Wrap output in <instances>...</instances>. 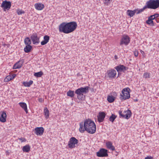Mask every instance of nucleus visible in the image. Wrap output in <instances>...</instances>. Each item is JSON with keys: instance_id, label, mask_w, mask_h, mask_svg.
<instances>
[{"instance_id": "cd10ccee", "label": "nucleus", "mask_w": 159, "mask_h": 159, "mask_svg": "<svg viewBox=\"0 0 159 159\" xmlns=\"http://www.w3.org/2000/svg\"><path fill=\"white\" fill-rule=\"evenodd\" d=\"M146 5L143 8L139 9H135L134 10H136L135 13L137 14H138L142 12H143L145 9L147 8Z\"/></svg>"}, {"instance_id": "2f4dec72", "label": "nucleus", "mask_w": 159, "mask_h": 159, "mask_svg": "<svg viewBox=\"0 0 159 159\" xmlns=\"http://www.w3.org/2000/svg\"><path fill=\"white\" fill-rule=\"evenodd\" d=\"M117 117V116L114 115L113 114H112L111 116L109 118V121L112 122H113L115 120Z\"/></svg>"}, {"instance_id": "a211bd4d", "label": "nucleus", "mask_w": 159, "mask_h": 159, "mask_svg": "<svg viewBox=\"0 0 159 159\" xmlns=\"http://www.w3.org/2000/svg\"><path fill=\"white\" fill-rule=\"evenodd\" d=\"M34 6L36 9L38 10H42L44 7V5L40 3H35Z\"/></svg>"}, {"instance_id": "ea45409f", "label": "nucleus", "mask_w": 159, "mask_h": 159, "mask_svg": "<svg viewBox=\"0 0 159 159\" xmlns=\"http://www.w3.org/2000/svg\"><path fill=\"white\" fill-rule=\"evenodd\" d=\"M144 159H154L151 156H148L145 157Z\"/></svg>"}, {"instance_id": "c9c22d12", "label": "nucleus", "mask_w": 159, "mask_h": 159, "mask_svg": "<svg viewBox=\"0 0 159 159\" xmlns=\"http://www.w3.org/2000/svg\"><path fill=\"white\" fill-rule=\"evenodd\" d=\"M143 77L146 79L150 78V73L148 72H146L143 74Z\"/></svg>"}, {"instance_id": "58836bf2", "label": "nucleus", "mask_w": 159, "mask_h": 159, "mask_svg": "<svg viewBox=\"0 0 159 159\" xmlns=\"http://www.w3.org/2000/svg\"><path fill=\"white\" fill-rule=\"evenodd\" d=\"M148 17L149 18V19H150L151 20H154L155 19V18L154 16H153V15H152Z\"/></svg>"}, {"instance_id": "a18cd8bd", "label": "nucleus", "mask_w": 159, "mask_h": 159, "mask_svg": "<svg viewBox=\"0 0 159 159\" xmlns=\"http://www.w3.org/2000/svg\"><path fill=\"white\" fill-rule=\"evenodd\" d=\"M140 52L143 55L144 54V52L142 50H141Z\"/></svg>"}, {"instance_id": "b1692460", "label": "nucleus", "mask_w": 159, "mask_h": 159, "mask_svg": "<svg viewBox=\"0 0 159 159\" xmlns=\"http://www.w3.org/2000/svg\"><path fill=\"white\" fill-rule=\"evenodd\" d=\"M136 10H128L127 11L126 14L127 15L129 16L130 17L133 16L135 13Z\"/></svg>"}, {"instance_id": "37998d69", "label": "nucleus", "mask_w": 159, "mask_h": 159, "mask_svg": "<svg viewBox=\"0 0 159 159\" xmlns=\"http://www.w3.org/2000/svg\"><path fill=\"white\" fill-rule=\"evenodd\" d=\"M155 20H156V22L157 23H159V18H156L155 19Z\"/></svg>"}, {"instance_id": "7ed1b4c3", "label": "nucleus", "mask_w": 159, "mask_h": 159, "mask_svg": "<svg viewBox=\"0 0 159 159\" xmlns=\"http://www.w3.org/2000/svg\"><path fill=\"white\" fill-rule=\"evenodd\" d=\"M89 87L86 86L84 87H81L76 89L75 92L77 95V98L80 100L84 101L85 98L86 94L89 92Z\"/></svg>"}, {"instance_id": "aec40b11", "label": "nucleus", "mask_w": 159, "mask_h": 159, "mask_svg": "<svg viewBox=\"0 0 159 159\" xmlns=\"http://www.w3.org/2000/svg\"><path fill=\"white\" fill-rule=\"evenodd\" d=\"M43 40L41 42V44L42 45L46 44L49 41L50 37L47 35H45L43 38Z\"/></svg>"}, {"instance_id": "f704fd0d", "label": "nucleus", "mask_w": 159, "mask_h": 159, "mask_svg": "<svg viewBox=\"0 0 159 159\" xmlns=\"http://www.w3.org/2000/svg\"><path fill=\"white\" fill-rule=\"evenodd\" d=\"M16 11L17 14L18 15H20L22 14H24L25 13L24 11L22 10L18 9Z\"/></svg>"}, {"instance_id": "4c0bfd02", "label": "nucleus", "mask_w": 159, "mask_h": 159, "mask_svg": "<svg viewBox=\"0 0 159 159\" xmlns=\"http://www.w3.org/2000/svg\"><path fill=\"white\" fill-rule=\"evenodd\" d=\"M133 53L135 56L136 57H138L139 54V52L138 51H135L133 52Z\"/></svg>"}, {"instance_id": "c85d7f7f", "label": "nucleus", "mask_w": 159, "mask_h": 159, "mask_svg": "<svg viewBox=\"0 0 159 159\" xmlns=\"http://www.w3.org/2000/svg\"><path fill=\"white\" fill-rule=\"evenodd\" d=\"M33 81L30 80L29 82H24L23 83V85L26 87H30L33 84Z\"/></svg>"}, {"instance_id": "5701e85b", "label": "nucleus", "mask_w": 159, "mask_h": 159, "mask_svg": "<svg viewBox=\"0 0 159 159\" xmlns=\"http://www.w3.org/2000/svg\"><path fill=\"white\" fill-rule=\"evenodd\" d=\"M16 76V75L13 74L11 75L7 76L4 79V80L6 82L9 81L13 79Z\"/></svg>"}, {"instance_id": "f257e3e1", "label": "nucleus", "mask_w": 159, "mask_h": 159, "mask_svg": "<svg viewBox=\"0 0 159 159\" xmlns=\"http://www.w3.org/2000/svg\"><path fill=\"white\" fill-rule=\"evenodd\" d=\"M79 131L81 133H83L86 131L88 133L93 134L96 130V125L95 123L89 119L85 120L84 123L81 122L80 124Z\"/></svg>"}, {"instance_id": "09e8293b", "label": "nucleus", "mask_w": 159, "mask_h": 159, "mask_svg": "<svg viewBox=\"0 0 159 159\" xmlns=\"http://www.w3.org/2000/svg\"><path fill=\"white\" fill-rule=\"evenodd\" d=\"M157 95L159 97V92L157 93Z\"/></svg>"}, {"instance_id": "c756f323", "label": "nucleus", "mask_w": 159, "mask_h": 159, "mask_svg": "<svg viewBox=\"0 0 159 159\" xmlns=\"http://www.w3.org/2000/svg\"><path fill=\"white\" fill-rule=\"evenodd\" d=\"M67 96L71 98H73L75 95L74 91L70 90H69L67 92Z\"/></svg>"}, {"instance_id": "a19ab883", "label": "nucleus", "mask_w": 159, "mask_h": 159, "mask_svg": "<svg viewBox=\"0 0 159 159\" xmlns=\"http://www.w3.org/2000/svg\"><path fill=\"white\" fill-rule=\"evenodd\" d=\"M155 18H158L159 16V14L158 13H155L153 15Z\"/></svg>"}, {"instance_id": "20e7f679", "label": "nucleus", "mask_w": 159, "mask_h": 159, "mask_svg": "<svg viewBox=\"0 0 159 159\" xmlns=\"http://www.w3.org/2000/svg\"><path fill=\"white\" fill-rule=\"evenodd\" d=\"M147 8L155 9L159 7V0H149L146 3Z\"/></svg>"}, {"instance_id": "ddd939ff", "label": "nucleus", "mask_w": 159, "mask_h": 159, "mask_svg": "<svg viewBox=\"0 0 159 159\" xmlns=\"http://www.w3.org/2000/svg\"><path fill=\"white\" fill-rule=\"evenodd\" d=\"M34 133L37 135L41 136L43 134L44 129L43 127H37L34 129Z\"/></svg>"}, {"instance_id": "e433bc0d", "label": "nucleus", "mask_w": 159, "mask_h": 159, "mask_svg": "<svg viewBox=\"0 0 159 159\" xmlns=\"http://www.w3.org/2000/svg\"><path fill=\"white\" fill-rule=\"evenodd\" d=\"M18 139L21 141V143L25 142L26 140L25 138L23 137L19 138Z\"/></svg>"}, {"instance_id": "7c9ffc66", "label": "nucleus", "mask_w": 159, "mask_h": 159, "mask_svg": "<svg viewBox=\"0 0 159 159\" xmlns=\"http://www.w3.org/2000/svg\"><path fill=\"white\" fill-rule=\"evenodd\" d=\"M115 99V98L113 96L109 95L107 97V100L109 103L113 102Z\"/></svg>"}, {"instance_id": "79ce46f5", "label": "nucleus", "mask_w": 159, "mask_h": 159, "mask_svg": "<svg viewBox=\"0 0 159 159\" xmlns=\"http://www.w3.org/2000/svg\"><path fill=\"white\" fill-rule=\"evenodd\" d=\"M39 101L40 102H43V100L42 98H39Z\"/></svg>"}, {"instance_id": "0eeeda50", "label": "nucleus", "mask_w": 159, "mask_h": 159, "mask_svg": "<svg viewBox=\"0 0 159 159\" xmlns=\"http://www.w3.org/2000/svg\"><path fill=\"white\" fill-rule=\"evenodd\" d=\"M118 113L120 118H124L127 119H129L132 115L131 111L129 109H127L123 112V113L125 114H122L121 111H119Z\"/></svg>"}, {"instance_id": "bb28decb", "label": "nucleus", "mask_w": 159, "mask_h": 159, "mask_svg": "<svg viewBox=\"0 0 159 159\" xmlns=\"http://www.w3.org/2000/svg\"><path fill=\"white\" fill-rule=\"evenodd\" d=\"M31 40L30 38L26 37L24 41V43L26 45H30L31 44Z\"/></svg>"}, {"instance_id": "393cba45", "label": "nucleus", "mask_w": 159, "mask_h": 159, "mask_svg": "<svg viewBox=\"0 0 159 159\" xmlns=\"http://www.w3.org/2000/svg\"><path fill=\"white\" fill-rule=\"evenodd\" d=\"M30 147L28 144H26L23 146L22 148V150L23 152H28L30 150Z\"/></svg>"}, {"instance_id": "9d476101", "label": "nucleus", "mask_w": 159, "mask_h": 159, "mask_svg": "<svg viewBox=\"0 0 159 159\" xmlns=\"http://www.w3.org/2000/svg\"><path fill=\"white\" fill-rule=\"evenodd\" d=\"M107 150L102 148L96 153V155L99 157H107L108 156Z\"/></svg>"}, {"instance_id": "f8f14e48", "label": "nucleus", "mask_w": 159, "mask_h": 159, "mask_svg": "<svg viewBox=\"0 0 159 159\" xmlns=\"http://www.w3.org/2000/svg\"><path fill=\"white\" fill-rule=\"evenodd\" d=\"M107 74L109 79H112L116 77V72L115 70L111 68L107 71Z\"/></svg>"}, {"instance_id": "6ab92c4d", "label": "nucleus", "mask_w": 159, "mask_h": 159, "mask_svg": "<svg viewBox=\"0 0 159 159\" xmlns=\"http://www.w3.org/2000/svg\"><path fill=\"white\" fill-rule=\"evenodd\" d=\"M106 146L107 148L112 151L115 150V148L114 146L112 145V143L110 141H107L106 143Z\"/></svg>"}, {"instance_id": "9b49d317", "label": "nucleus", "mask_w": 159, "mask_h": 159, "mask_svg": "<svg viewBox=\"0 0 159 159\" xmlns=\"http://www.w3.org/2000/svg\"><path fill=\"white\" fill-rule=\"evenodd\" d=\"M11 3L10 1H7L5 0L3 1L1 7L4 11L8 10L11 8Z\"/></svg>"}, {"instance_id": "de8ad7c7", "label": "nucleus", "mask_w": 159, "mask_h": 159, "mask_svg": "<svg viewBox=\"0 0 159 159\" xmlns=\"http://www.w3.org/2000/svg\"><path fill=\"white\" fill-rule=\"evenodd\" d=\"M6 152V153H7V154L8 155H9V152L8 151H7Z\"/></svg>"}, {"instance_id": "6e6552de", "label": "nucleus", "mask_w": 159, "mask_h": 159, "mask_svg": "<svg viewBox=\"0 0 159 159\" xmlns=\"http://www.w3.org/2000/svg\"><path fill=\"white\" fill-rule=\"evenodd\" d=\"M78 139L74 137H71L68 142V146L69 148L70 149L74 148L75 147V145L78 143Z\"/></svg>"}, {"instance_id": "f03ea898", "label": "nucleus", "mask_w": 159, "mask_h": 159, "mask_svg": "<svg viewBox=\"0 0 159 159\" xmlns=\"http://www.w3.org/2000/svg\"><path fill=\"white\" fill-rule=\"evenodd\" d=\"M77 25L76 22H62L59 25V30L60 32L69 34L73 32L77 28Z\"/></svg>"}, {"instance_id": "dca6fc26", "label": "nucleus", "mask_w": 159, "mask_h": 159, "mask_svg": "<svg viewBox=\"0 0 159 159\" xmlns=\"http://www.w3.org/2000/svg\"><path fill=\"white\" fill-rule=\"evenodd\" d=\"M23 64V61L21 62L20 60L18 61L13 65L12 69H15L21 68Z\"/></svg>"}, {"instance_id": "2eb2a0df", "label": "nucleus", "mask_w": 159, "mask_h": 159, "mask_svg": "<svg viewBox=\"0 0 159 159\" xmlns=\"http://www.w3.org/2000/svg\"><path fill=\"white\" fill-rule=\"evenodd\" d=\"M114 68L118 72L124 71L126 70L127 69L126 67L122 65H119L118 66H115Z\"/></svg>"}, {"instance_id": "412c9836", "label": "nucleus", "mask_w": 159, "mask_h": 159, "mask_svg": "<svg viewBox=\"0 0 159 159\" xmlns=\"http://www.w3.org/2000/svg\"><path fill=\"white\" fill-rule=\"evenodd\" d=\"M20 106L25 111L26 113H28V110L26 104L24 102H20L19 103Z\"/></svg>"}, {"instance_id": "1a4fd4ad", "label": "nucleus", "mask_w": 159, "mask_h": 159, "mask_svg": "<svg viewBox=\"0 0 159 159\" xmlns=\"http://www.w3.org/2000/svg\"><path fill=\"white\" fill-rule=\"evenodd\" d=\"M30 39L34 44H37L40 43V37L38 36L37 33L34 32L30 35Z\"/></svg>"}, {"instance_id": "49530a36", "label": "nucleus", "mask_w": 159, "mask_h": 159, "mask_svg": "<svg viewBox=\"0 0 159 159\" xmlns=\"http://www.w3.org/2000/svg\"><path fill=\"white\" fill-rule=\"evenodd\" d=\"M114 58L115 59H118L117 56L116 55H115L114 56Z\"/></svg>"}, {"instance_id": "423d86ee", "label": "nucleus", "mask_w": 159, "mask_h": 159, "mask_svg": "<svg viewBox=\"0 0 159 159\" xmlns=\"http://www.w3.org/2000/svg\"><path fill=\"white\" fill-rule=\"evenodd\" d=\"M130 41V38L128 35L123 34L120 40V46L124 45L126 46L129 44Z\"/></svg>"}, {"instance_id": "f3484780", "label": "nucleus", "mask_w": 159, "mask_h": 159, "mask_svg": "<svg viewBox=\"0 0 159 159\" xmlns=\"http://www.w3.org/2000/svg\"><path fill=\"white\" fill-rule=\"evenodd\" d=\"M7 114L4 111L1 112V116H0V121L2 122H5L6 121Z\"/></svg>"}, {"instance_id": "72a5a7b5", "label": "nucleus", "mask_w": 159, "mask_h": 159, "mask_svg": "<svg viewBox=\"0 0 159 159\" xmlns=\"http://www.w3.org/2000/svg\"><path fill=\"white\" fill-rule=\"evenodd\" d=\"M146 23L149 25L153 26L154 24L153 20L149 19V18L148 17V20L146 21Z\"/></svg>"}, {"instance_id": "4be33fe9", "label": "nucleus", "mask_w": 159, "mask_h": 159, "mask_svg": "<svg viewBox=\"0 0 159 159\" xmlns=\"http://www.w3.org/2000/svg\"><path fill=\"white\" fill-rule=\"evenodd\" d=\"M43 112L45 118L48 119L49 117V112L47 107L44 108Z\"/></svg>"}, {"instance_id": "4468645a", "label": "nucleus", "mask_w": 159, "mask_h": 159, "mask_svg": "<svg viewBox=\"0 0 159 159\" xmlns=\"http://www.w3.org/2000/svg\"><path fill=\"white\" fill-rule=\"evenodd\" d=\"M106 114L104 112H100L97 116L98 121L99 123L103 122L106 116Z\"/></svg>"}, {"instance_id": "39448f33", "label": "nucleus", "mask_w": 159, "mask_h": 159, "mask_svg": "<svg viewBox=\"0 0 159 159\" xmlns=\"http://www.w3.org/2000/svg\"><path fill=\"white\" fill-rule=\"evenodd\" d=\"M129 88H125L122 91V93L120 95V98L121 101L129 99L130 98L129 91Z\"/></svg>"}, {"instance_id": "c03bdc74", "label": "nucleus", "mask_w": 159, "mask_h": 159, "mask_svg": "<svg viewBox=\"0 0 159 159\" xmlns=\"http://www.w3.org/2000/svg\"><path fill=\"white\" fill-rule=\"evenodd\" d=\"M110 0H105V2H104L105 4L108 3L110 1Z\"/></svg>"}, {"instance_id": "8fccbe9b", "label": "nucleus", "mask_w": 159, "mask_h": 159, "mask_svg": "<svg viewBox=\"0 0 159 159\" xmlns=\"http://www.w3.org/2000/svg\"><path fill=\"white\" fill-rule=\"evenodd\" d=\"M118 155V153H117L116 154V156H117Z\"/></svg>"}, {"instance_id": "473e14b6", "label": "nucleus", "mask_w": 159, "mask_h": 159, "mask_svg": "<svg viewBox=\"0 0 159 159\" xmlns=\"http://www.w3.org/2000/svg\"><path fill=\"white\" fill-rule=\"evenodd\" d=\"M43 74V72L42 71H40L38 72L35 73L34 74V75L35 76L38 78L41 77Z\"/></svg>"}, {"instance_id": "a878e982", "label": "nucleus", "mask_w": 159, "mask_h": 159, "mask_svg": "<svg viewBox=\"0 0 159 159\" xmlns=\"http://www.w3.org/2000/svg\"><path fill=\"white\" fill-rule=\"evenodd\" d=\"M32 48V46L31 45H26L24 48V51L26 53L30 52Z\"/></svg>"}]
</instances>
